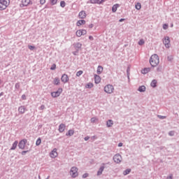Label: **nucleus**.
Returning a JSON list of instances; mask_svg holds the SVG:
<instances>
[{
    "label": "nucleus",
    "mask_w": 179,
    "mask_h": 179,
    "mask_svg": "<svg viewBox=\"0 0 179 179\" xmlns=\"http://www.w3.org/2000/svg\"><path fill=\"white\" fill-rule=\"evenodd\" d=\"M159 62H160V60L157 55H153L151 56L150 59V64L151 66H157Z\"/></svg>",
    "instance_id": "1"
},
{
    "label": "nucleus",
    "mask_w": 179,
    "mask_h": 179,
    "mask_svg": "<svg viewBox=\"0 0 179 179\" xmlns=\"http://www.w3.org/2000/svg\"><path fill=\"white\" fill-rule=\"evenodd\" d=\"M10 3V0H0V10H5Z\"/></svg>",
    "instance_id": "2"
},
{
    "label": "nucleus",
    "mask_w": 179,
    "mask_h": 179,
    "mask_svg": "<svg viewBox=\"0 0 179 179\" xmlns=\"http://www.w3.org/2000/svg\"><path fill=\"white\" fill-rule=\"evenodd\" d=\"M104 92H106V93H108V94H111V93L114 92V87L111 85H107L104 87Z\"/></svg>",
    "instance_id": "3"
},
{
    "label": "nucleus",
    "mask_w": 179,
    "mask_h": 179,
    "mask_svg": "<svg viewBox=\"0 0 179 179\" xmlns=\"http://www.w3.org/2000/svg\"><path fill=\"white\" fill-rule=\"evenodd\" d=\"M70 174L73 177V178H75V177H78V168L73 166L71 169Z\"/></svg>",
    "instance_id": "4"
},
{
    "label": "nucleus",
    "mask_w": 179,
    "mask_h": 179,
    "mask_svg": "<svg viewBox=\"0 0 179 179\" xmlns=\"http://www.w3.org/2000/svg\"><path fill=\"white\" fill-rule=\"evenodd\" d=\"M31 3V0H21V3H20V8H24L26 6H29V5Z\"/></svg>",
    "instance_id": "5"
},
{
    "label": "nucleus",
    "mask_w": 179,
    "mask_h": 179,
    "mask_svg": "<svg viewBox=\"0 0 179 179\" xmlns=\"http://www.w3.org/2000/svg\"><path fill=\"white\" fill-rule=\"evenodd\" d=\"M62 93V88H59L57 91L53 92L51 93L52 97H59L61 96V94Z\"/></svg>",
    "instance_id": "6"
},
{
    "label": "nucleus",
    "mask_w": 179,
    "mask_h": 179,
    "mask_svg": "<svg viewBox=\"0 0 179 179\" xmlns=\"http://www.w3.org/2000/svg\"><path fill=\"white\" fill-rule=\"evenodd\" d=\"M87 33V31H86V29H78L76 31V35L77 36V37H82V36H85V34H86Z\"/></svg>",
    "instance_id": "7"
},
{
    "label": "nucleus",
    "mask_w": 179,
    "mask_h": 179,
    "mask_svg": "<svg viewBox=\"0 0 179 179\" xmlns=\"http://www.w3.org/2000/svg\"><path fill=\"white\" fill-rule=\"evenodd\" d=\"M27 143V139H23L20 141L18 144L20 149H24V148H26Z\"/></svg>",
    "instance_id": "8"
},
{
    "label": "nucleus",
    "mask_w": 179,
    "mask_h": 179,
    "mask_svg": "<svg viewBox=\"0 0 179 179\" xmlns=\"http://www.w3.org/2000/svg\"><path fill=\"white\" fill-rule=\"evenodd\" d=\"M163 43L166 47V48H170V38L169 36H166L164 38V40L163 41Z\"/></svg>",
    "instance_id": "9"
},
{
    "label": "nucleus",
    "mask_w": 179,
    "mask_h": 179,
    "mask_svg": "<svg viewBox=\"0 0 179 179\" xmlns=\"http://www.w3.org/2000/svg\"><path fill=\"white\" fill-rule=\"evenodd\" d=\"M113 160L115 163H121V161L122 160V157L120 154H116L114 157Z\"/></svg>",
    "instance_id": "10"
},
{
    "label": "nucleus",
    "mask_w": 179,
    "mask_h": 179,
    "mask_svg": "<svg viewBox=\"0 0 179 179\" xmlns=\"http://www.w3.org/2000/svg\"><path fill=\"white\" fill-rule=\"evenodd\" d=\"M50 156L52 157V159H55V157L58 156L57 148L53 149V150L50 153Z\"/></svg>",
    "instance_id": "11"
},
{
    "label": "nucleus",
    "mask_w": 179,
    "mask_h": 179,
    "mask_svg": "<svg viewBox=\"0 0 179 179\" xmlns=\"http://www.w3.org/2000/svg\"><path fill=\"white\" fill-rule=\"evenodd\" d=\"M61 80L63 82V83H67V82L69 80V77H68V75L66 74H63L61 78Z\"/></svg>",
    "instance_id": "12"
},
{
    "label": "nucleus",
    "mask_w": 179,
    "mask_h": 179,
    "mask_svg": "<svg viewBox=\"0 0 179 179\" xmlns=\"http://www.w3.org/2000/svg\"><path fill=\"white\" fill-rule=\"evenodd\" d=\"M86 16H87L86 11H85V10L80 11L78 14V17L80 19H85V18H86Z\"/></svg>",
    "instance_id": "13"
},
{
    "label": "nucleus",
    "mask_w": 179,
    "mask_h": 179,
    "mask_svg": "<svg viewBox=\"0 0 179 179\" xmlns=\"http://www.w3.org/2000/svg\"><path fill=\"white\" fill-rule=\"evenodd\" d=\"M94 82L96 85H98V83H100L101 82V78H100L99 76H97V74L94 75Z\"/></svg>",
    "instance_id": "14"
},
{
    "label": "nucleus",
    "mask_w": 179,
    "mask_h": 179,
    "mask_svg": "<svg viewBox=\"0 0 179 179\" xmlns=\"http://www.w3.org/2000/svg\"><path fill=\"white\" fill-rule=\"evenodd\" d=\"M65 124H61L59 126V132L62 133L65 131Z\"/></svg>",
    "instance_id": "15"
},
{
    "label": "nucleus",
    "mask_w": 179,
    "mask_h": 179,
    "mask_svg": "<svg viewBox=\"0 0 179 179\" xmlns=\"http://www.w3.org/2000/svg\"><path fill=\"white\" fill-rule=\"evenodd\" d=\"M77 26L79 27L82 26V24H86V21L85 20H78L76 23Z\"/></svg>",
    "instance_id": "16"
},
{
    "label": "nucleus",
    "mask_w": 179,
    "mask_h": 179,
    "mask_svg": "<svg viewBox=\"0 0 179 179\" xmlns=\"http://www.w3.org/2000/svg\"><path fill=\"white\" fill-rule=\"evenodd\" d=\"M103 66H99L97 67L96 73L98 75H101V73H103Z\"/></svg>",
    "instance_id": "17"
},
{
    "label": "nucleus",
    "mask_w": 179,
    "mask_h": 179,
    "mask_svg": "<svg viewBox=\"0 0 179 179\" xmlns=\"http://www.w3.org/2000/svg\"><path fill=\"white\" fill-rule=\"evenodd\" d=\"M18 111L19 113H20V114H24V113L26 112V108H24V106H20L18 108Z\"/></svg>",
    "instance_id": "18"
},
{
    "label": "nucleus",
    "mask_w": 179,
    "mask_h": 179,
    "mask_svg": "<svg viewBox=\"0 0 179 179\" xmlns=\"http://www.w3.org/2000/svg\"><path fill=\"white\" fill-rule=\"evenodd\" d=\"M105 0H90L91 3H103Z\"/></svg>",
    "instance_id": "19"
},
{
    "label": "nucleus",
    "mask_w": 179,
    "mask_h": 179,
    "mask_svg": "<svg viewBox=\"0 0 179 179\" xmlns=\"http://www.w3.org/2000/svg\"><path fill=\"white\" fill-rule=\"evenodd\" d=\"M118 8H120V4H115L112 8V12H117V9H118Z\"/></svg>",
    "instance_id": "20"
},
{
    "label": "nucleus",
    "mask_w": 179,
    "mask_h": 179,
    "mask_svg": "<svg viewBox=\"0 0 179 179\" xmlns=\"http://www.w3.org/2000/svg\"><path fill=\"white\" fill-rule=\"evenodd\" d=\"M17 143H18L17 141H15L13 143V145H12V147L10 148V150H15V149H16V148H17Z\"/></svg>",
    "instance_id": "21"
},
{
    "label": "nucleus",
    "mask_w": 179,
    "mask_h": 179,
    "mask_svg": "<svg viewBox=\"0 0 179 179\" xmlns=\"http://www.w3.org/2000/svg\"><path fill=\"white\" fill-rule=\"evenodd\" d=\"M148 72H150V68H145L141 70V73H143L144 75L146 73H148Z\"/></svg>",
    "instance_id": "22"
},
{
    "label": "nucleus",
    "mask_w": 179,
    "mask_h": 179,
    "mask_svg": "<svg viewBox=\"0 0 179 179\" xmlns=\"http://www.w3.org/2000/svg\"><path fill=\"white\" fill-rule=\"evenodd\" d=\"M61 83L60 80L59 78H55L53 80V84L54 85H59V83Z\"/></svg>",
    "instance_id": "23"
},
{
    "label": "nucleus",
    "mask_w": 179,
    "mask_h": 179,
    "mask_svg": "<svg viewBox=\"0 0 179 179\" xmlns=\"http://www.w3.org/2000/svg\"><path fill=\"white\" fill-rule=\"evenodd\" d=\"M103 171H104V166H101L97 172V176H101V174H103Z\"/></svg>",
    "instance_id": "24"
},
{
    "label": "nucleus",
    "mask_w": 179,
    "mask_h": 179,
    "mask_svg": "<svg viewBox=\"0 0 179 179\" xmlns=\"http://www.w3.org/2000/svg\"><path fill=\"white\" fill-rule=\"evenodd\" d=\"M150 85H151L152 87H156V86H157V80H153L151 82Z\"/></svg>",
    "instance_id": "25"
},
{
    "label": "nucleus",
    "mask_w": 179,
    "mask_h": 179,
    "mask_svg": "<svg viewBox=\"0 0 179 179\" xmlns=\"http://www.w3.org/2000/svg\"><path fill=\"white\" fill-rule=\"evenodd\" d=\"M145 90H146V87H145V85H142L138 88V92H145Z\"/></svg>",
    "instance_id": "26"
},
{
    "label": "nucleus",
    "mask_w": 179,
    "mask_h": 179,
    "mask_svg": "<svg viewBox=\"0 0 179 179\" xmlns=\"http://www.w3.org/2000/svg\"><path fill=\"white\" fill-rule=\"evenodd\" d=\"M135 8H136V9H137V10H140V9L142 8V6L141 5V3H137L135 5Z\"/></svg>",
    "instance_id": "27"
},
{
    "label": "nucleus",
    "mask_w": 179,
    "mask_h": 179,
    "mask_svg": "<svg viewBox=\"0 0 179 179\" xmlns=\"http://www.w3.org/2000/svg\"><path fill=\"white\" fill-rule=\"evenodd\" d=\"M93 83H89L88 84H87L86 85H85V87H86V89H92V87H93Z\"/></svg>",
    "instance_id": "28"
},
{
    "label": "nucleus",
    "mask_w": 179,
    "mask_h": 179,
    "mask_svg": "<svg viewBox=\"0 0 179 179\" xmlns=\"http://www.w3.org/2000/svg\"><path fill=\"white\" fill-rule=\"evenodd\" d=\"M73 134H75V131L71 129V130H69L68 134H66V135L69 136H72V135H73Z\"/></svg>",
    "instance_id": "29"
},
{
    "label": "nucleus",
    "mask_w": 179,
    "mask_h": 179,
    "mask_svg": "<svg viewBox=\"0 0 179 179\" xmlns=\"http://www.w3.org/2000/svg\"><path fill=\"white\" fill-rule=\"evenodd\" d=\"M113 120H109L107 123H106V125L107 127H113Z\"/></svg>",
    "instance_id": "30"
},
{
    "label": "nucleus",
    "mask_w": 179,
    "mask_h": 179,
    "mask_svg": "<svg viewBox=\"0 0 179 179\" xmlns=\"http://www.w3.org/2000/svg\"><path fill=\"white\" fill-rule=\"evenodd\" d=\"M36 146H40V145H41V138H38L36 140Z\"/></svg>",
    "instance_id": "31"
},
{
    "label": "nucleus",
    "mask_w": 179,
    "mask_h": 179,
    "mask_svg": "<svg viewBox=\"0 0 179 179\" xmlns=\"http://www.w3.org/2000/svg\"><path fill=\"white\" fill-rule=\"evenodd\" d=\"M129 173H131V169H127L124 171L123 174H124V176H127V174H129Z\"/></svg>",
    "instance_id": "32"
},
{
    "label": "nucleus",
    "mask_w": 179,
    "mask_h": 179,
    "mask_svg": "<svg viewBox=\"0 0 179 179\" xmlns=\"http://www.w3.org/2000/svg\"><path fill=\"white\" fill-rule=\"evenodd\" d=\"M51 5H57L58 0H50Z\"/></svg>",
    "instance_id": "33"
},
{
    "label": "nucleus",
    "mask_w": 179,
    "mask_h": 179,
    "mask_svg": "<svg viewBox=\"0 0 179 179\" xmlns=\"http://www.w3.org/2000/svg\"><path fill=\"white\" fill-rule=\"evenodd\" d=\"M51 71H55V69H57V64H53L50 68Z\"/></svg>",
    "instance_id": "34"
},
{
    "label": "nucleus",
    "mask_w": 179,
    "mask_h": 179,
    "mask_svg": "<svg viewBox=\"0 0 179 179\" xmlns=\"http://www.w3.org/2000/svg\"><path fill=\"white\" fill-rule=\"evenodd\" d=\"M66 5V3L64 1H62L60 2V6H61L62 8H65Z\"/></svg>",
    "instance_id": "35"
},
{
    "label": "nucleus",
    "mask_w": 179,
    "mask_h": 179,
    "mask_svg": "<svg viewBox=\"0 0 179 179\" xmlns=\"http://www.w3.org/2000/svg\"><path fill=\"white\" fill-rule=\"evenodd\" d=\"M144 44H145V41H143V39H141L138 41L139 45H143Z\"/></svg>",
    "instance_id": "36"
},
{
    "label": "nucleus",
    "mask_w": 179,
    "mask_h": 179,
    "mask_svg": "<svg viewBox=\"0 0 179 179\" xmlns=\"http://www.w3.org/2000/svg\"><path fill=\"white\" fill-rule=\"evenodd\" d=\"M167 29H169V25L167 24H164L163 25V29L164 30H167Z\"/></svg>",
    "instance_id": "37"
},
{
    "label": "nucleus",
    "mask_w": 179,
    "mask_h": 179,
    "mask_svg": "<svg viewBox=\"0 0 179 179\" xmlns=\"http://www.w3.org/2000/svg\"><path fill=\"white\" fill-rule=\"evenodd\" d=\"M83 73V71H79L76 73V76H80Z\"/></svg>",
    "instance_id": "38"
},
{
    "label": "nucleus",
    "mask_w": 179,
    "mask_h": 179,
    "mask_svg": "<svg viewBox=\"0 0 179 179\" xmlns=\"http://www.w3.org/2000/svg\"><path fill=\"white\" fill-rule=\"evenodd\" d=\"M87 177H89V174L88 173H84L83 175V178H87Z\"/></svg>",
    "instance_id": "39"
},
{
    "label": "nucleus",
    "mask_w": 179,
    "mask_h": 179,
    "mask_svg": "<svg viewBox=\"0 0 179 179\" xmlns=\"http://www.w3.org/2000/svg\"><path fill=\"white\" fill-rule=\"evenodd\" d=\"M46 0H40V3L41 5H44V3H45Z\"/></svg>",
    "instance_id": "40"
},
{
    "label": "nucleus",
    "mask_w": 179,
    "mask_h": 179,
    "mask_svg": "<svg viewBox=\"0 0 179 179\" xmlns=\"http://www.w3.org/2000/svg\"><path fill=\"white\" fill-rule=\"evenodd\" d=\"M97 121V120L96 119V117H92L91 119V122H96Z\"/></svg>",
    "instance_id": "41"
},
{
    "label": "nucleus",
    "mask_w": 179,
    "mask_h": 179,
    "mask_svg": "<svg viewBox=\"0 0 179 179\" xmlns=\"http://www.w3.org/2000/svg\"><path fill=\"white\" fill-rule=\"evenodd\" d=\"M169 134L170 135V136H174V131H170Z\"/></svg>",
    "instance_id": "42"
},
{
    "label": "nucleus",
    "mask_w": 179,
    "mask_h": 179,
    "mask_svg": "<svg viewBox=\"0 0 179 179\" xmlns=\"http://www.w3.org/2000/svg\"><path fill=\"white\" fill-rule=\"evenodd\" d=\"M28 47H29V48L31 51H33V50H34V46L29 45Z\"/></svg>",
    "instance_id": "43"
},
{
    "label": "nucleus",
    "mask_w": 179,
    "mask_h": 179,
    "mask_svg": "<svg viewBox=\"0 0 179 179\" xmlns=\"http://www.w3.org/2000/svg\"><path fill=\"white\" fill-rule=\"evenodd\" d=\"M159 118H161L162 120H164L166 118V116H162V115H158Z\"/></svg>",
    "instance_id": "44"
},
{
    "label": "nucleus",
    "mask_w": 179,
    "mask_h": 179,
    "mask_svg": "<svg viewBox=\"0 0 179 179\" xmlns=\"http://www.w3.org/2000/svg\"><path fill=\"white\" fill-rule=\"evenodd\" d=\"M22 100H26V95H25V94H23V95L22 96Z\"/></svg>",
    "instance_id": "45"
},
{
    "label": "nucleus",
    "mask_w": 179,
    "mask_h": 179,
    "mask_svg": "<svg viewBox=\"0 0 179 179\" xmlns=\"http://www.w3.org/2000/svg\"><path fill=\"white\" fill-rule=\"evenodd\" d=\"M166 179H173V175H170L166 178Z\"/></svg>",
    "instance_id": "46"
},
{
    "label": "nucleus",
    "mask_w": 179,
    "mask_h": 179,
    "mask_svg": "<svg viewBox=\"0 0 179 179\" xmlns=\"http://www.w3.org/2000/svg\"><path fill=\"white\" fill-rule=\"evenodd\" d=\"M45 108V106L44 105H42L41 106V110H44Z\"/></svg>",
    "instance_id": "47"
},
{
    "label": "nucleus",
    "mask_w": 179,
    "mask_h": 179,
    "mask_svg": "<svg viewBox=\"0 0 179 179\" xmlns=\"http://www.w3.org/2000/svg\"><path fill=\"white\" fill-rule=\"evenodd\" d=\"M89 139H90L89 136H87V137L85 138V141H89Z\"/></svg>",
    "instance_id": "48"
},
{
    "label": "nucleus",
    "mask_w": 179,
    "mask_h": 179,
    "mask_svg": "<svg viewBox=\"0 0 179 179\" xmlns=\"http://www.w3.org/2000/svg\"><path fill=\"white\" fill-rule=\"evenodd\" d=\"M89 38H90V40H92V41L94 40L93 36H89Z\"/></svg>",
    "instance_id": "49"
},
{
    "label": "nucleus",
    "mask_w": 179,
    "mask_h": 179,
    "mask_svg": "<svg viewBox=\"0 0 179 179\" xmlns=\"http://www.w3.org/2000/svg\"><path fill=\"white\" fill-rule=\"evenodd\" d=\"M118 146H119V148H121V146H122V143H119Z\"/></svg>",
    "instance_id": "50"
},
{
    "label": "nucleus",
    "mask_w": 179,
    "mask_h": 179,
    "mask_svg": "<svg viewBox=\"0 0 179 179\" xmlns=\"http://www.w3.org/2000/svg\"><path fill=\"white\" fill-rule=\"evenodd\" d=\"M25 153H27V151H22V155H24Z\"/></svg>",
    "instance_id": "51"
},
{
    "label": "nucleus",
    "mask_w": 179,
    "mask_h": 179,
    "mask_svg": "<svg viewBox=\"0 0 179 179\" xmlns=\"http://www.w3.org/2000/svg\"><path fill=\"white\" fill-rule=\"evenodd\" d=\"M20 85L19 84H16V85H15V87H20Z\"/></svg>",
    "instance_id": "52"
},
{
    "label": "nucleus",
    "mask_w": 179,
    "mask_h": 179,
    "mask_svg": "<svg viewBox=\"0 0 179 179\" xmlns=\"http://www.w3.org/2000/svg\"><path fill=\"white\" fill-rule=\"evenodd\" d=\"M124 19H120L119 22H124Z\"/></svg>",
    "instance_id": "53"
},
{
    "label": "nucleus",
    "mask_w": 179,
    "mask_h": 179,
    "mask_svg": "<svg viewBox=\"0 0 179 179\" xmlns=\"http://www.w3.org/2000/svg\"><path fill=\"white\" fill-rule=\"evenodd\" d=\"M171 27H173V24L171 25Z\"/></svg>",
    "instance_id": "54"
},
{
    "label": "nucleus",
    "mask_w": 179,
    "mask_h": 179,
    "mask_svg": "<svg viewBox=\"0 0 179 179\" xmlns=\"http://www.w3.org/2000/svg\"><path fill=\"white\" fill-rule=\"evenodd\" d=\"M0 83H1V80H0Z\"/></svg>",
    "instance_id": "55"
},
{
    "label": "nucleus",
    "mask_w": 179,
    "mask_h": 179,
    "mask_svg": "<svg viewBox=\"0 0 179 179\" xmlns=\"http://www.w3.org/2000/svg\"><path fill=\"white\" fill-rule=\"evenodd\" d=\"M99 1H101V0H99Z\"/></svg>",
    "instance_id": "56"
}]
</instances>
